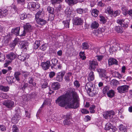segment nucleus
Returning a JSON list of instances; mask_svg holds the SVG:
<instances>
[{
  "mask_svg": "<svg viewBox=\"0 0 132 132\" xmlns=\"http://www.w3.org/2000/svg\"><path fill=\"white\" fill-rule=\"evenodd\" d=\"M68 105V107L70 108L76 109L79 106V101L78 100V96L76 92H73L72 95H71Z\"/></svg>",
  "mask_w": 132,
  "mask_h": 132,
  "instance_id": "1",
  "label": "nucleus"
},
{
  "mask_svg": "<svg viewBox=\"0 0 132 132\" xmlns=\"http://www.w3.org/2000/svg\"><path fill=\"white\" fill-rule=\"evenodd\" d=\"M70 95L66 94L64 95L61 96L55 101L56 103L61 106L64 107L66 105H68Z\"/></svg>",
  "mask_w": 132,
  "mask_h": 132,
  "instance_id": "2",
  "label": "nucleus"
},
{
  "mask_svg": "<svg viewBox=\"0 0 132 132\" xmlns=\"http://www.w3.org/2000/svg\"><path fill=\"white\" fill-rule=\"evenodd\" d=\"M2 104L6 107L10 109H11L14 106V102L9 100H4Z\"/></svg>",
  "mask_w": 132,
  "mask_h": 132,
  "instance_id": "3",
  "label": "nucleus"
},
{
  "mask_svg": "<svg viewBox=\"0 0 132 132\" xmlns=\"http://www.w3.org/2000/svg\"><path fill=\"white\" fill-rule=\"evenodd\" d=\"M129 87V86L125 85L118 87L117 89L119 93H125L128 91Z\"/></svg>",
  "mask_w": 132,
  "mask_h": 132,
  "instance_id": "4",
  "label": "nucleus"
},
{
  "mask_svg": "<svg viewBox=\"0 0 132 132\" xmlns=\"http://www.w3.org/2000/svg\"><path fill=\"white\" fill-rule=\"evenodd\" d=\"M17 54L15 52H11L7 54L6 55V58L11 62L15 59L17 57Z\"/></svg>",
  "mask_w": 132,
  "mask_h": 132,
  "instance_id": "5",
  "label": "nucleus"
},
{
  "mask_svg": "<svg viewBox=\"0 0 132 132\" xmlns=\"http://www.w3.org/2000/svg\"><path fill=\"white\" fill-rule=\"evenodd\" d=\"M89 69L91 70H94L97 66L98 65V63L96 60H93L89 61Z\"/></svg>",
  "mask_w": 132,
  "mask_h": 132,
  "instance_id": "6",
  "label": "nucleus"
},
{
  "mask_svg": "<svg viewBox=\"0 0 132 132\" xmlns=\"http://www.w3.org/2000/svg\"><path fill=\"white\" fill-rule=\"evenodd\" d=\"M65 73L64 72H61L57 73L56 74V77L55 78V80L60 82H61Z\"/></svg>",
  "mask_w": 132,
  "mask_h": 132,
  "instance_id": "7",
  "label": "nucleus"
},
{
  "mask_svg": "<svg viewBox=\"0 0 132 132\" xmlns=\"http://www.w3.org/2000/svg\"><path fill=\"white\" fill-rule=\"evenodd\" d=\"M51 65L50 61L49 60H47L46 62H42L41 64V66L43 69L45 70L48 69Z\"/></svg>",
  "mask_w": 132,
  "mask_h": 132,
  "instance_id": "8",
  "label": "nucleus"
},
{
  "mask_svg": "<svg viewBox=\"0 0 132 132\" xmlns=\"http://www.w3.org/2000/svg\"><path fill=\"white\" fill-rule=\"evenodd\" d=\"M115 114V113L113 111H107L103 115L104 118L106 119L111 118Z\"/></svg>",
  "mask_w": 132,
  "mask_h": 132,
  "instance_id": "9",
  "label": "nucleus"
},
{
  "mask_svg": "<svg viewBox=\"0 0 132 132\" xmlns=\"http://www.w3.org/2000/svg\"><path fill=\"white\" fill-rule=\"evenodd\" d=\"M20 113H16L12 119V122L13 123L16 124L17 123L19 120L21 118V116L20 115Z\"/></svg>",
  "mask_w": 132,
  "mask_h": 132,
  "instance_id": "10",
  "label": "nucleus"
},
{
  "mask_svg": "<svg viewBox=\"0 0 132 132\" xmlns=\"http://www.w3.org/2000/svg\"><path fill=\"white\" fill-rule=\"evenodd\" d=\"M83 23V19L79 18L77 17L74 18L73 23L75 25H79L82 24Z\"/></svg>",
  "mask_w": 132,
  "mask_h": 132,
  "instance_id": "11",
  "label": "nucleus"
},
{
  "mask_svg": "<svg viewBox=\"0 0 132 132\" xmlns=\"http://www.w3.org/2000/svg\"><path fill=\"white\" fill-rule=\"evenodd\" d=\"M51 101V100L49 99H46L45 100L42 106L38 110V112L40 113L41 110V108L43 107L44 106L46 105H50Z\"/></svg>",
  "mask_w": 132,
  "mask_h": 132,
  "instance_id": "12",
  "label": "nucleus"
},
{
  "mask_svg": "<svg viewBox=\"0 0 132 132\" xmlns=\"http://www.w3.org/2000/svg\"><path fill=\"white\" fill-rule=\"evenodd\" d=\"M72 74L70 72H68L66 74L64 77L65 81L67 83H69L71 81V80L72 78Z\"/></svg>",
  "mask_w": 132,
  "mask_h": 132,
  "instance_id": "13",
  "label": "nucleus"
},
{
  "mask_svg": "<svg viewBox=\"0 0 132 132\" xmlns=\"http://www.w3.org/2000/svg\"><path fill=\"white\" fill-rule=\"evenodd\" d=\"M98 90L99 89L98 88L94 86L92 89H91L90 92L89 93V95L91 96H94L95 95L97 94Z\"/></svg>",
  "mask_w": 132,
  "mask_h": 132,
  "instance_id": "14",
  "label": "nucleus"
},
{
  "mask_svg": "<svg viewBox=\"0 0 132 132\" xmlns=\"http://www.w3.org/2000/svg\"><path fill=\"white\" fill-rule=\"evenodd\" d=\"M98 72L99 73L100 77L102 79L107 78H108L105 74V70L104 69H99L97 70Z\"/></svg>",
  "mask_w": 132,
  "mask_h": 132,
  "instance_id": "15",
  "label": "nucleus"
},
{
  "mask_svg": "<svg viewBox=\"0 0 132 132\" xmlns=\"http://www.w3.org/2000/svg\"><path fill=\"white\" fill-rule=\"evenodd\" d=\"M76 11L77 13L82 14H83L88 13V9L87 8H85L84 9L78 8L76 9Z\"/></svg>",
  "mask_w": 132,
  "mask_h": 132,
  "instance_id": "16",
  "label": "nucleus"
},
{
  "mask_svg": "<svg viewBox=\"0 0 132 132\" xmlns=\"http://www.w3.org/2000/svg\"><path fill=\"white\" fill-rule=\"evenodd\" d=\"M93 87V85L92 83L90 82H88L86 83L85 86V89L87 92L89 93Z\"/></svg>",
  "mask_w": 132,
  "mask_h": 132,
  "instance_id": "17",
  "label": "nucleus"
},
{
  "mask_svg": "<svg viewBox=\"0 0 132 132\" xmlns=\"http://www.w3.org/2000/svg\"><path fill=\"white\" fill-rule=\"evenodd\" d=\"M60 84L57 82H55L52 83L51 84L52 88L54 90L58 89L60 88Z\"/></svg>",
  "mask_w": 132,
  "mask_h": 132,
  "instance_id": "18",
  "label": "nucleus"
},
{
  "mask_svg": "<svg viewBox=\"0 0 132 132\" xmlns=\"http://www.w3.org/2000/svg\"><path fill=\"white\" fill-rule=\"evenodd\" d=\"M44 12L43 11H39L36 14L35 19L36 20L37 19H39L42 18L44 15Z\"/></svg>",
  "mask_w": 132,
  "mask_h": 132,
  "instance_id": "19",
  "label": "nucleus"
},
{
  "mask_svg": "<svg viewBox=\"0 0 132 132\" xmlns=\"http://www.w3.org/2000/svg\"><path fill=\"white\" fill-rule=\"evenodd\" d=\"M30 56L28 54L26 53H24L22 54L19 56V59L22 61H24L26 59L29 58Z\"/></svg>",
  "mask_w": 132,
  "mask_h": 132,
  "instance_id": "20",
  "label": "nucleus"
},
{
  "mask_svg": "<svg viewBox=\"0 0 132 132\" xmlns=\"http://www.w3.org/2000/svg\"><path fill=\"white\" fill-rule=\"evenodd\" d=\"M108 64L109 65L113 64L117 65L118 64V61L115 59L113 58H110L108 60Z\"/></svg>",
  "mask_w": 132,
  "mask_h": 132,
  "instance_id": "21",
  "label": "nucleus"
},
{
  "mask_svg": "<svg viewBox=\"0 0 132 132\" xmlns=\"http://www.w3.org/2000/svg\"><path fill=\"white\" fill-rule=\"evenodd\" d=\"M36 21L38 24L42 26L45 25L47 23V21L46 20L42 18L37 19Z\"/></svg>",
  "mask_w": 132,
  "mask_h": 132,
  "instance_id": "22",
  "label": "nucleus"
},
{
  "mask_svg": "<svg viewBox=\"0 0 132 132\" xmlns=\"http://www.w3.org/2000/svg\"><path fill=\"white\" fill-rule=\"evenodd\" d=\"M124 20L123 19H119L117 20V22L121 25V26L124 28H127L128 25L127 24L124 23Z\"/></svg>",
  "mask_w": 132,
  "mask_h": 132,
  "instance_id": "23",
  "label": "nucleus"
},
{
  "mask_svg": "<svg viewBox=\"0 0 132 132\" xmlns=\"http://www.w3.org/2000/svg\"><path fill=\"white\" fill-rule=\"evenodd\" d=\"M23 27L24 29L27 32H30L32 29L31 26L29 23H26Z\"/></svg>",
  "mask_w": 132,
  "mask_h": 132,
  "instance_id": "24",
  "label": "nucleus"
},
{
  "mask_svg": "<svg viewBox=\"0 0 132 132\" xmlns=\"http://www.w3.org/2000/svg\"><path fill=\"white\" fill-rule=\"evenodd\" d=\"M95 78L94 73L92 71H90L88 75V80L89 81H92L94 80Z\"/></svg>",
  "mask_w": 132,
  "mask_h": 132,
  "instance_id": "25",
  "label": "nucleus"
},
{
  "mask_svg": "<svg viewBox=\"0 0 132 132\" xmlns=\"http://www.w3.org/2000/svg\"><path fill=\"white\" fill-rule=\"evenodd\" d=\"M31 16V15L30 14H27L25 13L20 14L19 15L20 19L22 20H23L27 18H29Z\"/></svg>",
  "mask_w": 132,
  "mask_h": 132,
  "instance_id": "26",
  "label": "nucleus"
},
{
  "mask_svg": "<svg viewBox=\"0 0 132 132\" xmlns=\"http://www.w3.org/2000/svg\"><path fill=\"white\" fill-rule=\"evenodd\" d=\"M99 11L96 9H92L91 13L92 15L94 17H97L98 15Z\"/></svg>",
  "mask_w": 132,
  "mask_h": 132,
  "instance_id": "27",
  "label": "nucleus"
},
{
  "mask_svg": "<svg viewBox=\"0 0 132 132\" xmlns=\"http://www.w3.org/2000/svg\"><path fill=\"white\" fill-rule=\"evenodd\" d=\"M20 28L19 27H17L11 30V32L16 35H18L19 34Z\"/></svg>",
  "mask_w": 132,
  "mask_h": 132,
  "instance_id": "28",
  "label": "nucleus"
},
{
  "mask_svg": "<svg viewBox=\"0 0 132 132\" xmlns=\"http://www.w3.org/2000/svg\"><path fill=\"white\" fill-rule=\"evenodd\" d=\"M21 73L19 71H17L15 72L14 74V76L15 79L17 81H19L20 80V76Z\"/></svg>",
  "mask_w": 132,
  "mask_h": 132,
  "instance_id": "29",
  "label": "nucleus"
},
{
  "mask_svg": "<svg viewBox=\"0 0 132 132\" xmlns=\"http://www.w3.org/2000/svg\"><path fill=\"white\" fill-rule=\"evenodd\" d=\"M65 1L70 5L76 4L78 2L77 0H65Z\"/></svg>",
  "mask_w": 132,
  "mask_h": 132,
  "instance_id": "30",
  "label": "nucleus"
},
{
  "mask_svg": "<svg viewBox=\"0 0 132 132\" xmlns=\"http://www.w3.org/2000/svg\"><path fill=\"white\" fill-rule=\"evenodd\" d=\"M40 45V40H36L34 44V48L35 49H37Z\"/></svg>",
  "mask_w": 132,
  "mask_h": 132,
  "instance_id": "31",
  "label": "nucleus"
},
{
  "mask_svg": "<svg viewBox=\"0 0 132 132\" xmlns=\"http://www.w3.org/2000/svg\"><path fill=\"white\" fill-rule=\"evenodd\" d=\"M14 79L13 77H7L6 80L8 83L9 84H11L14 83L13 80Z\"/></svg>",
  "mask_w": 132,
  "mask_h": 132,
  "instance_id": "32",
  "label": "nucleus"
},
{
  "mask_svg": "<svg viewBox=\"0 0 132 132\" xmlns=\"http://www.w3.org/2000/svg\"><path fill=\"white\" fill-rule=\"evenodd\" d=\"M70 20V19H69L66 20L62 22V23L64 24V26L66 28H69V23Z\"/></svg>",
  "mask_w": 132,
  "mask_h": 132,
  "instance_id": "33",
  "label": "nucleus"
},
{
  "mask_svg": "<svg viewBox=\"0 0 132 132\" xmlns=\"http://www.w3.org/2000/svg\"><path fill=\"white\" fill-rule=\"evenodd\" d=\"M107 95L109 97L112 98L114 96V92L113 90H111L107 92Z\"/></svg>",
  "mask_w": 132,
  "mask_h": 132,
  "instance_id": "34",
  "label": "nucleus"
},
{
  "mask_svg": "<svg viewBox=\"0 0 132 132\" xmlns=\"http://www.w3.org/2000/svg\"><path fill=\"white\" fill-rule=\"evenodd\" d=\"M115 30L118 33H122L123 32L122 27L119 26H116L115 28Z\"/></svg>",
  "mask_w": 132,
  "mask_h": 132,
  "instance_id": "35",
  "label": "nucleus"
},
{
  "mask_svg": "<svg viewBox=\"0 0 132 132\" xmlns=\"http://www.w3.org/2000/svg\"><path fill=\"white\" fill-rule=\"evenodd\" d=\"M99 26V24L97 22L95 21L93 22L92 23L91 26L92 28L96 29L98 28Z\"/></svg>",
  "mask_w": 132,
  "mask_h": 132,
  "instance_id": "36",
  "label": "nucleus"
},
{
  "mask_svg": "<svg viewBox=\"0 0 132 132\" xmlns=\"http://www.w3.org/2000/svg\"><path fill=\"white\" fill-rule=\"evenodd\" d=\"M31 7L35 9H38L39 8L40 5L39 4L35 2L32 3L31 4Z\"/></svg>",
  "mask_w": 132,
  "mask_h": 132,
  "instance_id": "37",
  "label": "nucleus"
},
{
  "mask_svg": "<svg viewBox=\"0 0 132 132\" xmlns=\"http://www.w3.org/2000/svg\"><path fill=\"white\" fill-rule=\"evenodd\" d=\"M105 11L106 13H107L109 14L111 16L113 11L111 7L109 6L108 7L107 9L105 10Z\"/></svg>",
  "mask_w": 132,
  "mask_h": 132,
  "instance_id": "38",
  "label": "nucleus"
},
{
  "mask_svg": "<svg viewBox=\"0 0 132 132\" xmlns=\"http://www.w3.org/2000/svg\"><path fill=\"white\" fill-rule=\"evenodd\" d=\"M0 89L4 92H7L9 91V87L8 86H0Z\"/></svg>",
  "mask_w": 132,
  "mask_h": 132,
  "instance_id": "39",
  "label": "nucleus"
},
{
  "mask_svg": "<svg viewBox=\"0 0 132 132\" xmlns=\"http://www.w3.org/2000/svg\"><path fill=\"white\" fill-rule=\"evenodd\" d=\"M34 78L32 77H30L28 78V83L30 84H32L33 86H35L36 84L35 82H33Z\"/></svg>",
  "mask_w": 132,
  "mask_h": 132,
  "instance_id": "40",
  "label": "nucleus"
},
{
  "mask_svg": "<svg viewBox=\"0 0 132 132\" xmlns=\"http://www.w3.org/2000/svg\"><path fill=\"white\" fill-rule=\"evenodd\" d=\"M81 47L84 50L87 49L89 48V46L87 43L84 42L82 43Z\"/></svg>",
  "mask_w": 132,
  "mask_h": 132,
  "instance_id": "41",
  "label": "nucleus"
},
{
  "mask_svg": "<svg viewBox=\"0 0 132 132\" xmlns=\"http://www.w3.org/2000/svg\"><path fill=\"white\" fill-rule=\"evenodd\" d=\"M79 54L80 57L82 60H84L86 59V57L85 56L84 52H80Z\"/></svg>",
  "mask_w": 132,
  "mask_h": 132,
  "instance_id": "42",
  "label": "nucleus"
},
{
  "mask_svg": "<svg viewBox=\"0 0 132 132\" xmlns=\"http://www.w3.org/2000/svg\"><path fill=\"white\" fill-rule=\"evenodd\" d=\"M63 124L65 125H68L71 124L70 120L65 119L63 122Z\"/></svg>",
  "mask_w": 132,
  "mask_h": 132,
  "instance_id": "43",
  "label": "nucleus"
},
{
  "mask_svg": "<svg viewBox=\"0 0 132 132\" xmlns=\"http://www.w3.org/2000/svg\"><path fill=\"white\" fill-rule=\"evenodd\" d=\"M52 62V64L53 66H56L57 64V62L58 60L57 59L55 58H54L51 60Z\"/></svg>",
  "mask_w": 132,
  "mask_h": 132,
  "instance_id": "44",
  "label": "nucleus"
},
{
  "mask_svg": "<svg viewBox=\"0 0 132 132\" xmlns=\"http://www.w3.org/2000/svg\"><path fill=\"white\" fill-rule=\"evenodd\" d=\"M18 42V39H15L13 43L10 45V46L12 48H14Z\"/></svg>",
  "mask_w": 132,
  "mask_h": 132,
  "instance_id": "45",
  "label": "nucleus"
},
{
  "mask_svg": "<svg viewBox=\"0 0 132 132\" xmlns=\"http://www.w3.org/2000/svg\"><path fill=\"white\" fill-rule=\"evenodd\" d=\"M112 127V125L109 122L107 123L105 125V129L106 130H109Z\"/></svg>",
  "mask_w": 132,
  "mask_h": 132,
  "instance_id": "46",
  "label": "nucleus"
},
{
  "mask_svg": "<svg viewBox=\"0 0 132 132\" xmlns=\"http://www.w3.org/2000/svg\"><path fill=\"white\" fill-rule=\"evenodd\" d=\"M109 86H106L103 89V92L104 94L107 93V92L109 90Z\"/></svg>",
  "mask_w": 132,
  "mask_h": 132,
  "instance_id": "47",
  "label": "nucleus"
},
{
  "mask_svg": "<svg viewBox=\"0 0 132 132\" xmlns=\"http://www.w3.org/2000/svg\"><path fill=\"white\" fill-rule=\"evenodd\" d=\"M48 46L47 45L44 44L42 45L40 47V49L42 51H45Z\"/></svg>",
  "mask_w": 132,
  "mask_h": 132,
  "instance_id": "48",
  "label": "nucleus"
},
{
  "mask_svg": "<svg viewBox=\"0 0 132 132\" xmlns=\"http://www.w3.org/2000/svg\"><path fill=\"white\" fill-rule=\"evenodd\" d=\"M120 11L119 10H116L115 11L114 13L113 12L111 16L116 17L118 15L120 14Z\"/></svg>",
  "mask_w": 132,
  "mask_h": 132,
  "instance_id": "49",
  "label": "nucleus"
},
{
  "mask_svg": "<svg viewBox=\"0 0 132 132\" xmlns=\"http://www.w3.org/2000/svg\"><path fill=\"white\" fill-rule=\"evenodd\" d=\"M111 73L112 74V75L113 77H117L120 76V75L118 73V72L111 70Z\"/></svg>",
  "mask_w": 132,
  "mask_h": 132,
  "instance_id": "50",
  "label": "nucleus"
},
{
  "mask_svg": "<svg viewBox=\"0 0 132 132\" xmlns=\"http://www.w3.org/2000/svg\"><path fill=\"white\" fill-rule=\"evenodd\" d=\"M118 83V81L115 79L112 80L110 82L111 85H117Z\"/></svg>",
  "mask_w": 132,
  "mask_h": 132,
  "instance_id": "51",
  "label": "nucleus"
},
{
  "mask_svg": "<svg viewBox=\"0 0 132 132\" xmlns=\"http://www.w3.org/2000/svg\"><path fill=\"white\" fill-rule=\"evenodd\" d=\"M5 59V55L0 52V62L4 61Z\"/></svg>",
  "mask_w": 132,
  "mask_h": 132,
  "instance_id": "52",
  "label": "nucleus"
},
{
  "mask_svg": "<svg viewBox=\"0 0 132 132\" xmlns=\"http://www.w3.org/2000/svg\"><path fill=\"white\" fill-rule=\"evenodd\" d=\"M101 29H99L98 30L94 31V33L96 36H98L99 34L101 33L102 31Z\"/></svg>",
  "mask_w": 132,
  "mask_h": 132,
  "instance_id": "53",
  "label": "nucleus"
},
{
  "mask_svg": "<svg viewBox=\"0 0 132 132\" xmlns=\"http://www.w3.org/2000/svg\"><path fill=\"white\" fill-rule=\"evenodd\" d=\"M1 14L2 17L6 16L7 14V10L6 9L1 10Z\"/></svg>",
  "mask_w": 132,
  "mask_h": 132,
  "instance_id": "54",
  "label": "nucleus"
},
{
  "mask_svg": "<svg viewBox=\"0 0 132 132\" xmlns=\"http://www.w3.org/2000/svg\"><path fill=\"white\" fill-rule=\"evenodd\" d=\"M47 10L49 13L52 14H53L54 13V10L53 8L50 7H48Z\"/></svg>",
  "mask_w": 132,
  "mask_h": 132,
  "instance_id": "55",
  "label": "nucleus"
},
{
  "mask_svg": "<svg viewBox=\"0 0 132 132\" xmlns=\"http://www.w3.org/2000/svg\"><path fill=\"white\" fill-rule=\"evenodd\" d=\"M13 132H18L19 129L18 127L15 125H14L13 126Z\"/></svg>",
  "mask_w": 132,
  "mask_h": 132,
  "instance_id": "56",
  "label": "nucleus"
},
{
  "mask_svg": "<svg viewBox=\"0 0 132 132\" xmlns=\"http://www.w3.org/2000/svg\"><path fill=\"white\" fill-rule=\"evenodd\" d=\"M95 107V106L94 105H91L89 109L90 112L91 113H94L95 111L94 110Z\"/></svg>",
  "mask_w": 132,
  "mask_h": 132,
  "instance_id": "57",
  "label": "nucleus"
},
{
  "mask_svg": "<svg viewBox=\"0 0 132 132\" xmlns=\"http://www.w3.org/2000/svg\"><path fill=\"white\" fill-rule=\"evenodd\" d=\"M36 95V94L35 93L33 92L32 93L30 94L29 97V98L31 99L35 98Z\"/></svg>",
  "mask_w": 132,
  "mask_h": 132,
  "instance_id": "58",
  "label": "nucleus"
},
{
  "mask_svg": "<svg viewBox=\"0 0 132 132\" xmlns=\"http://www.w3.org/2000/svg\"><path fill=\"white\" fill-rule=\"evenodd\" d=\"M96 57H97L96 59L98 61H100L104 57V56L103 55H97L96 56Z\"/></svg>",
  "mask_w": 132,
  "mask_h": 132,
  "instance_id": "59",
  "label": "nucleus"
},
{
  "mask_svg": "<svg viewBox=\"0 0 132 132\" xmlns=\"http://www.w3.org/2000/svg\"><path fill=\"white\" fill-rule=\"evenodd\" d=\"M6 127L4 125H0V130L2 131H5L6 130Z\"/></svg>",
  "mask_w": 132,
  "mask_h": 132,
  "instance_id": "60",
  "label": "nucleus"
},
{
  "mask_svg": "<svg viewBox=\"0 0 132 132\" xmlns=\"http://www.w3.org/2000/svg\"><path fill=\"white\" fill-rule=\"evenodd\" d=\"M81 112L83 114H87L89 113V112L88 111L85 109H81Z\"/></svg>",
  "mask_w": 132,
  "mask_h": 132,
  "instance_id": "61",
  "label": "nucleus"
},
{
  "mask_svg": "<svg viewBox=\"0 0 132 132\" xmlns=\"http://www.w3.org/2000/svg\"><path fill=\"white\" fill-rule=\"evenodd\" d=\"M55 75V73L54 71L50 72L49 74V76L50 78H53Z\"/></svg>",
  "mask_w": 132,
  "mask_h": 132,
  "instance_id": "62",
  "label": "nucleus"
},
{
  "mask_svg": "<svg viewBox=\"0 0 132 132\" xmlns=\"http://www.w3.org/2000/svg\"><path fill=\"white\" fill-rule=\"evenodd\" d=\"M74 85L77 87H79L80 84L78 81L76 80L74 83Z\"/></svg>",
  "mask_w": 132,
  "mask_h": 132,
  "instance_id": "63",
  "label": "nucleus"
},
{
  "mask_svg": "<svg viewBox=\"0 0 132 132\" xmlns=\"http://www.w3.org/2000/svg\"><path fill=\"white\" fill-rule=\"evenodd\" d=\"M48 86V83L47 82L45 81L42 86V88H45Z\"/></svg>",
  "mask_w": 132,
  "mask_h": 132,
  "instance_id": "64",
  "label": "nucleus"
}]
</instances>
